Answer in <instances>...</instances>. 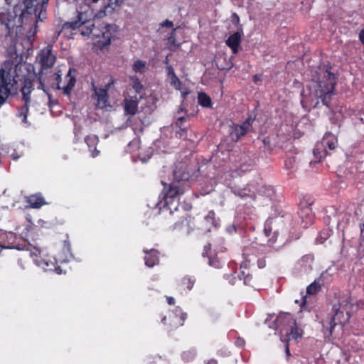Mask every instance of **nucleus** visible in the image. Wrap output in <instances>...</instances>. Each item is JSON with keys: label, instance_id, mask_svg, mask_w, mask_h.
I'll return each mask as SVG.
<instances>
[{"label": "nucleus", "instance_id": "nucleus-1", "mask_svg": "<svg viewBox=\"0 0 364 364\" xmlns=\"http://www.w3.org/2000/svg\"><path fill=\"white\" fill-rule=\"evenodd\" d=\"M99 0H85L87 4L96 3ZM102 8L97 11L93 18H88L87 11L85 12L77 11L76 18L70 21H67L63 25V29H80V33L83 36H87L92 38H102L99 40L97 45L101 48H104L110 45L111 41L114 37L113 26L102 21V18L107 14H112L113 11L119 6L124 0H104Z\"/></svg>", "mask_w": 364, "mask_h": 364}, {"label": "nucleus", "instance_id": "nucleus-2", "mask_svg": "<svg viewBox=\"0 0 364 364\" xmlns=\"http://www.w3.org/2000/svg\"><path fill=\"white\" fill-rule=\"evenodd\" d=\"M49 0H23L16 4L12 11L0 13V21L4 24L9 33L15 28L22 27L29 21H43L47 17L46 8Z\"/></svg>", "mask_w": 364, "mask_h": 364}, {"label": "nucleus", "instance_id": "nucleus-3", "mask_svg": "<svg viewBox=\"0 0 364 364\" xmlns=\"http://www.w3.org/2000/svg\"><path fill=\"white\" fill-rule=\"evenodd\" d=\"M15 72L9 63L0 69V106L6 102L12 91L16 90L17 80L14 75Z\"/></svg>", "mask_w": 364, "mask_h": 364}, {"label": "nucleus", "instance_id": "nucleus-4", "mask_svg": "<svg viewBox=\"0 0 364 364\" xmlns=\"http://www.w3.org/2000/svg\"><path fill=\"white\" fill-rule=\"evenodd\" d=\"M336 78L333 73L326 70L323 80L319 82L316 90V97L321 100L323 105L330 107L332 95L334 94Z\"/></svg>", "mask_w": 364, "mask_h": 364}, {"label": "nucleus", "instance_id": "nucleus-5", "mask_svg": "<svg viewBox=\"0 0 364 364\" xmlns=\"http://www.w3.org/2000/svg\"><path fill=\"white\" fill-rule=\"evenodd\" d=\"M187 187L188 186L180 185L176 181H172L168 185V188L166 190L164 193V206L167 207L171 213L172 209L178 210L180 196L185 193Z\"/></svg>", "mask_w": 364, "mask_h": 364}, {"label": "nucleus", "instance_id": "nucleus-6", "mask_svg": "<svg viewBox=\"0 0 364 364\" xmlns=\"http://www.w3.org/2000/svg\"><path fill=\"white\" fill-rule=\"evenodd\" d=\"M282 218H269L264 223V232L267 237H268V243L273 245L277 240L279 233V227L282 225Z\"/></svg>", "mask_w": 364, "mask_h": 364}, {"label": "nucleus", "instance_id": "nucleus-7", "mask_svg": "<svg viewBox=\"0 0 364 364\" xmlns=\"http://www.w3.org/2000/svg\"><path fill=\"white\" fill-rule=\"evenodd\" d=\"M333 310L334 314L331 318L329 326L327 327V331L330 335L332 334L333 329L336 325L340 324L344 326L348 322L350 318V314L346 308L342 307L340 304L338 306L334 305Z\"/></svg>", "mask_w": 364, "mask_h": 364}, {"label": "nucleus", "instance_id": "nucleus-8", "mask_svg": "<svg viewBox=\"0 0 364 364\" xmlns=\"http://www.w3.org/2000/svg\"><path fill=\"white\" fill-rule=\"evenodd\" d=\"M255 117L250 115L242 124H232L229 129V136L232 141L237 142L250 131Z\"/></svg>", "mask_w": 364, "mask_h": 364}, {"label": "nucleus", "instance_id": "nucleus-9", "mask_svg": "<svg viewBox=\"0 0 364 364\" xmlns=\"http://www.w3.org/2000/svg\"><path fill=\"white\" fill-rule=\"evenodd\" d=\"M336 139L331 134H326L321 143L317 144L313 150L314 155L316 159L321 161L322 158L327 155L326 147L329 150H333L336 148Z\"/></svg>", "mask_w": 364, "mask_h": 364}, {"label": "nucleus", "instance_id": "nucleus-10", "mask_svg": "<svg viewBox=\"0 0 364 364\" xmlns=\"http://www.w3.org/2000/svg\"><path fill=\"white\" fill-rule=\"evenodd\" d=\"M114 80L111 77L109 82L103 87L98 88L94 82H92V90L94 91L95 99L97 100V106L100 108H105L109 105L108 91L111 86L114 84Z\"/></svg>", "mask_w": 364, "mask_h": 364}, {"label": "nucleus", "instance_id": "nucleus-11", "mask_svg": "<svg viewBox=\"0 0 364 364\" xmlns=\"http://www.w3.org/2000/svg\"><path fill=\"white\" fill-rule=\"evenodd\" d=\"M313 203L312 198L309 196L304 197L300 202L299 215L304 228H307L313 223L314 215L311 210Z\"/></svg>", "mask_w": 364, "mask_h": 364}, {"label": "nucleus", "instance_id": "nucleus-12", "mask_svg": "<svg viewBox=\"0 0 364 364\" xmlns=\"http://www.w3.org/2000/svg\"><path fill=\"white\" fill-rule=\"evenodd\" d=\"M173 181L183 186H187L186 181L190 178V173L187 170V166L186 164L179 162L175 166V168L173 172Z\"/></svg>", "mask_w": 364, "mask_h": 364}, {"label": "nucleus", "instance_id": "nucleus-13", "mask_svg": "<svg viewBox=\"0 0 364 364\" xmlns=\"http://www.w3.org/2000/svg\"><path fill=\"white\" fill-rule=\"evenodd\" d=\"M39 62L43 68H50L55 64L56 58L52 53L51 46L42 49L38 55Z\"/></svg>", "mask_w": 364, "mask_h": 364}, {"label": "nucleus", "instance_id": "nucleus-14", "mask_svg": "<svg viewBox=\"0 0 364 364\" xmlns=\"http://www.w3.org/2000/svg\"><path fill=\"white\" fill-rule=\"evenodd\" d=\"M296 321L293 315L289 313L280 314L276 318L275 323L278 328L283 333Z\"/></svg>", "mask_w": 364, "mask_h": 364}, {"label": "nucleus", "instance_id": "nucleus-15", "mask_svg": "<svg viewBox=\"0 0 364 364\" xmlns=\"http://www.w3.org/2000/svg\"><path fill=\"white\" fill-rule=\"evenodd\" d=\"M139 102V100L136 94L134 95H128L123 102L124 112L129 114H135L138 109Z\"/></svg>", "mask_w": 364, "mask_h": 364}, {"label": "nucleus", "instance_id": "nucleus-16", "mask_svg": "<svg viewBox=\"0 0 364 364\" xmlns=\"http://www.w3.org/2000/svg\"><path fill=\"white\" fill-rule=\"evenodd\" d=\"M195 283L196 279L194 278L186 276L178 282L176 290L179 294H183L184 292L191 290Z\"/></svg>", "mask_w": 364, "mask_h": 364}, {"label": "nucleus", "instance_id": "nucleus-17", "mask_svg": "<svg viewBox=\"0 0 364 364\" xmlns=\"http://www.w3.org/2000/svg\"><path fill=\"white\" fill-rule=\"evenodd\" d=\"M241 33L238 31L231 34L226 40V45L232 50L233 54H237L241 43Z\"/></svg>", "mask_w": 364, "mask_h": 364}, {"label": "nucleus", "instance_id": "nucleus-18", "mask_svg": "<svg viewBox=\"0 0 364 364\" xmlns=\"http://www.w3.org/2000/svg\"><path fill=\"white\" fill-rule=\"evenodd\" d=\"M88 149L91 153V156L95 158L99 156L100 151L97 149L100 141L99 137L95 134L88 135L85 138Z\"/></svg>", "mask_w": 364, "mask_h": 364}, {"label": "nucleus", "instance_id": "nucleus-19", "mask_svg": "<svg viewBox=\"0 0 364 364\" xmlns=\"http://www.w3.org/2000/svg\"><path fill=\"white\" fill-rule=\"evenodd\" d=\"M34 90L33 82L29 79H26L23 81V86L21 88V93L22 95V101L26 104L31 102V94Z\"/></svg>", "mask_w": 364, "mask_h": 364}, {"label": "nucleus", "instance_id": "nucleus-20", "mask_svg": "<svg viewBox=\"0 0 364 364\" xmlns=\"http://www.w3.org/2000/svg\"><path fill=\"white\" fill-rule=\"evenodd\" d=\"M146 253L144 257L145 264L148 267H153L159 262V252L156 250L151 249L149 251L144 250Z\"/></svg>", "mask_w": 364, "mask_h": 364}, {"label": "nucleus", "instance_id": "nucleus-21", "mask_svg": "<svg viewBox=\"0 0 364 364\" xmlns=\"http://www.w3.org/2000/svg\"><path fill=\"white\" fill-rule=\"evenodd\" d=\"M283 333L285 334L286 338L284 340L290 341L291 338L296 340L302 337L303 330L299 328L296 323V321L294 322V324H292L286 331Z\"/></svg>", "mask_w": 364, "mask_h": 364}, {"label": "nucleus", "instance_id": "nucleus-22", "mask_svg": "<svg viewBox=\"0 0 364 364\" xmlns=\"http://www.w3.org/2000/svg\"><path fill=\"white\" fill-rule=\"evenodd\" d=\"M231 192L242 199H250V200H255L256 198L255 192L252 191L247 187L243 188H232L231 189Z\"/></svg>", "mask_w": 364, "mask_h": 364}, {"label": "nucleus", "instance_id": "nucleus-23", "mask_svg": "<svg viewBox=\"0 0 364 364\" xmlns=\"http://www.w3.org/2000/svg\"><path fill=\"white\" fill-rule=\"evenodd\" d=\"M26 201L32 208H40L46 204L44 198L41 193L29 196Z\"/></svg>", "mask_w": 364, "mask_h": 364}, {"label": "nucleus", "instance_id": "nucleus-24", "mask_svg": "<svg viewBox=\"0 0 364 364\" xmlns=\"http://www.w3.org/2000/svg\"><path fill=\"white\" fill-rule=\"evenodd\" d=\"M65 80L67 81V84L62 87L63 92L64 95H70L76 82L75 77L71 75V69L69 70L68 73L65 75Z\"/></svg>", "mask_w": 364, "mask_h": 364}, {"label": "nucleus", "instance_id": "nucleus-25", "mask_svg": "<svg viewBox=\"0 0 364 364\" xmlns=\"http://www.w3.org/2000/svg\"><path fill=\"white\" fill-rule=\"evenodd\" d=\"M186 121V117H180L176 120L174 123L175 126L180 129V131H177L176 132V135L179 138L186 137L188 127L184 124Z\"/></svg>", "mask_w": 364, "mask_h": 364}, {"label": "nucleus", "instance_id": "nucleus-26", "mask_svg": "<svg viewBox=\"0 0 364 364\" xmlns=\"http://www.w3.org/2000/svg\"><path fill=\"white\" fill-rule=\"evenodd\" d=\"M204 222L206 223V226L204 228L208 232L210 231L212 228L217 227L218 221L213 210L208 211V214L204 217Z\"/></svg>", "mask_w": 364, "mask_h": 364}, {"label": "nucleus", "instance_id": "nucleus-27", "mask_svg": "<svg viewBox=\"0 0 364 364\" xmlns=\"http://www.w3.org/2000/svg\"><path fill=\"white\" fill-rule=\"evenodd\" d=\"M198 102L203 107L209 108L212 107V100L205 92L198 93Z\"/></svg>", "mask_w": 364, "mask_h": 364}, {"label": "nucleus", "instance_id": "nucleus-28", "mask_svg": "<svg viewBox=\"0 0 364 364\" xmlns=\"http://www.w3.org/2000/svg\"><path fill=\"white\" fill-rule=\"evenodd\" d=\"M39 265L42 266V267L46 270V271H54L55 272H57L58 274H60L61 272V269L60 267H58L56 266L53 262H48L45 259H43V261L40 262Z\"/></svg>", "mask_w": 364, "mask_h": 364}, {"label": "nucleus", "instance_id": "nucleus-29", "mask_svg": "<svg viewBox=\"0 0 364 364\" xmlns=\"http://www.w3.org/2000/svg\"><path fill=\"white\" fill-rule=\"evenodd\" d=\"M29 111V104H26L18 108V116L22 117V122H27V117Z\"/></svg>", "mask_w": 364, "mask_h": 364}, {"label": "nucleus", "instance_id": "nucleus-30", "mask_svg": "<svg viewBox=\"0 0 364 364\" xmlns=\"http://www.w3.org/2000/svg\"><path fill=\"white\" fill-rule=\"evenodd\" d=\"M321 290V285L316 281L310 284L306 288V294L309 295H315Z\"/></svg>", "mask_w": 364, "mask_h": 364}, {"label": "nucleus", "instance_id": "nucleus-31", "mask_svg": "<svg viewBox=\"0 0 364 364\" xmlns=\"http://www.w3.org/2000/svg\"><path fill=\"white\" fill-rule=\"evenodd\" d=\"M196 355V351L194 349L185 350L181 354V358L185 362L192 361Z\"/></svg>", "mask_w": 364, "mask_h": 364}, {"label": "nucleus", "instance_id": "nucleus-32", "mask_svg": "<svg viewBox=\"0 0 364 364\" xmlns=\"http://www.w3.org/2000/svg\"><path fill=\"white\" fill-rule=\"evenodd\" d=\"M132 68L135 73H144L146 68V63L143 60H137L134 61Z\"/></svg>", "mask_w": 364, "mask_h": 364}, {"label": "nucleus", "instance_id": "nucleus-33", "mask_svg": "<svg viewBox=\"0 0 364 364\" xmlns=\"http://www.w3.org/2000/svg\"><path fill=\"white\" fill-rule=\"evenodd\" d=\"M208 264L215 267V268H220L223 264V262L217 257V255L214 256H208Z\"/></svg>", "mask_w": 364, "mask_h": 364}, {"label": "nucleus", "instance_id": "nucleus-34", "mask_svg": "<svg viewBox=\"0 0 364 364\" xmlns=\"http://www.w3.org/2000/svg\"><path fill=\"white\" fill-rule=\"evenodd\" d=\"M252 276L250 275L249 272L246 273L245 271H242L241 273L238 275L239 280H243L245 285H252Z\"/></svg>", "mask_w": 364, "mask_h": 364}, {"label": "nucleus", "instance_id": "nucleus-35", "mask_svg": "<svg viewBox=\"0 0 364 364\" xmlns=\"http://www.w3.org/2000/svg\"><path fill=\"white\" fill-rule=\"evenodd\" d=\"M171 79V85L173 86L176 89L180 90L182 85V82L180 79L178 77L176 74H173V77Z\"/></svg>", "mask_w": 364, "mask_h": 364}, {"label": "nucleus", "instance_id": "nucleus-36", "mask_svg": "<svg viewBox=\"0 0 364 364\" xmlns=\"http://www.w3.org/2000/svg\"><path fill=\"white\" fill-rule=\"evenodd\" d=\"M208 317L211 323H215L218 321L220 315L218 313L213 310H209L208 311Z\"/></svg>", "mask_w": 364, "mask_h": 364}, {"label": "nucleus", "instance_id": "nucleus-37", "mask_svg": "<svg viewBox=\"0 0 364 364\" xmlns=\"http://www.w3.org/2000/svg\"><path fill=\"white\" fill-rule=\"evenodd\" d=\"M132 87L135 90V94L137 95V94H139L142 91L144 86L139 79H136L133 82Z\"/></svg>", "mask_w": 364, "mask_h": 364}, {"label": "nucleus", "instance_id": "nucleus-38", "mask_svg": "<svg viewBox=\"0 0 364 364\" xmlns=\"http://www.w3.org/2000/svg\"><path fill=\"white\" fill-rule=\"evenodd\" d=\"M52 77L57 83V88L59 90L61 89L60 86V83L61 82V75L59 73H54L52 75Z\"/></svg>", "mask_w": 364, "mask_h": 364}, {"label": "nucleus", "instance_id": "nucleus-39", "mask_svg": "<svg viewBox=\"0 0 364 364\" xmlns=\"http://www.w3.org/2000/svg\"><path fill=\"white\" fill-rule=\"evenodd\" d=\"M210 250H211V245L210 243H208L207 245H204L202 255L203 257H208V256H210L209 252H210Z\"/></svg>", "mask_w": 364, "mask_h": 364}, {"label": "nucleus", "instance_id": "nucleus-40", "mask_svg": "<svg viewBox=\"0 0 364 364\" xmlns=\"http://www.w3.org/2000/svg\"><path fill=\"white\" fill-rule=\"evenodd\" d=\"M328 235L329 234L328 231L321 232L320 236L318 237L316 240L317 241H326L328 237Z\"/></svg>", "mask_w": 364, "mask_h": 364}, {"label": "nucleus", "instance_id": "nucleus-41", "mask_svg": "<svg viewBox=\"0 0 364 364\" xmlns=\"http://www.w3.org/2000/svg\"><path fill=\"white\" fill-rule=\"evenodd\" d=\"M230 354V352L228 351L227 349H220L217 352V355L218 356H221V357H227V356H229Z\"/></svg>", "mask_w": 364, "mask_h": 364}, {"label": "nucleus", "instance_id": "nucleus-42", "mask_svg": "<svg viewBox=\"0 0 364 364\" xmlns=\"http://www.w3.org/2000/svg\"><path fill=\"white\" fill-rule=\"evenodd\" d=\"M63 248L65 250V251H66L67 252H70V242L68 240V237L67 236V239L63 241Z\"/></svg>", "mask_w": 364, "mask_h": 364}, {"label": "nucleus", "instance_id": "nucleus-43", "mask_svg": "<svg viewBox=\"0 0 364 364\" xmlns=\"http://www.w3.org/2000/svg\"><path fill=\"white\" fill-rule=\"evenodd\" d=\"M176 31V28H173L170 36L168 38V41L170 43H171L172 45H175L176 43V38H175V34H174V32Z\"/></svg>", "mask_w": 364, "mask_h": 364}, {"label": "nucleus", "instance_id": "nucleus-44", "mask_svg": "<svg viewBox=\"0 0 364 364\" xmlns=\"http://www.w3.org/2000/svg\"><path fill=\"white\" fill-rule=\"evenodd\" d=\"M161 27L173 28V23L171 21L166 19L161 23Z\"/></svg>", "mask_w": 364, "mask_h": 364}, {"label": "nucleus", "instance_id": "nucleus-45", "mask_svg": "<svg viewBox=\"0 0 364 364\" xmlns=\"http://www.w3.org/2000/svg\"><path fill=\"white\" fill-rule=\"evenodd\" d=\"M257 266L259 269H262L266 266V260L264 258H259L257 260Z\"/></svg>", "mask_w": 364, "mask_h": 364}, {"label": "nucleus", "instance_id": "nucleus-46", "mask_svg": "<svg viewBox=\"0 0 364 364\" xmlns=\"http://www.w3.org/2000/svg\"><path fill=\"white\" fill-rule=\"evenodd\" d=\"M314 257L313 255H306L302 257L301 260L303 262H312Z\"/></svg>", "mask_w": 364, "mask_h": 364}, {"label": "nucleus", "instance_id": "nucleus-47", "mask_svg": "<svg viewBox=\"0 0 364 364\" xmlns=\"http://www.w3.org/2000/svg\"><path fill=\"white\" fill-rule=\"evenodd\" d=\"M284 343H285V353L287 354V356H289L290 355V350H289V341H287V340H282Z\"/></svg>", "mask_w": 364, "mask_h": 364}, {"label": "nucleus", "instance_id": "nucleus-48", "mask_svg": "<svg viewBox=\"0 0 364 364\" xmlns=\"http://www.w3.org/2000/svg\"><path fill=\"white\" fill-rule=\"evenodd\" d=\"M225 276H226V279H229V282L231 285L235 284L236 277H233L232 274L225 275Z\"/></svg>", "mask_w": 364, "mask_h": 364}, {"label": "nucleus", "instance_id": "nucleus-49", "mask_svg": "<svg viewBox=\"0 0 364 364\" xmlns=\"http://www.w3.org/2000/svg\"><path fill=\"white\" fill-rule=\"evenodd\" d=\"M186 316H187V314H185V313L181 314V322L178 325H177V324H176V325H174L173 327V328H177V327H178V326H183V321H184V320L186 318Z\"/></svg>", "mask_w": 364, "mask_h": 364}, {"label": "nucleus", "instance_id": "nucleus-50", "mask_svg": "<svg viewBox=\"0 0 364 364\" xmlns=\"http://www.w3.org/2000/svg\"><path fill=\"white\" fill-rule=\"evenodd\" d=\"M168 75L171 78L173 77V74H176L174 70L171 65L167 66Z\"/></svg>", "mask_w": 364, "mask_h": 364}, {"label": "nucleus", "instance_id": "nucleus-51", "mask_svg": "<svg viewBox=\"0 0 364 364\" xmlns=\"http://www.w3.org/2000/svg\"><path fill=\"white\" fill-rule=\"evenodd\" d=\"M166 301H167V303L172 306V305H174L175 304V299L172 296H166Z\"/></svg>", "mask_w": 364, "mask_h": 364}, {"label": "nucleus", "instance_id": "nucleus-52", "mask_svg": "<svg viewBox=\"0 0 364 364\" xmlns=\"http://www.w3.org/2000/svg\"><path fill=\"white\" fill-rule=\"evenodd\" d=\"M293 161H294L293 159H289V161H286L285 166H286L287 168H293V165H292Z\"/></svg>", "mask_w": 364, "mask_h": 364}, {"label": "nucleus", "instance_id": "nucleus-53", "mask_svg": "<svg viewBox=\"0 0 364 364\" xmlns=\"http://www.w3.org/2000/svg\"><path fill=\"white\" fill-rule=\"evenodd\" d=\"M205 364H218V361L215 359H210L205 362Z\"/></svg>", "mask_w": 364, "mask_h": 364}, {"label": "nucleus", "instance_id": "nucleus-54", "mask_svg": "<svg viewBox=\"0 0 364 364\" xmlns=\"http://www.w3.org/2000/svg\"><path fill=\"white\" fill-rule=\"evenodd\" d=\"M360 236L364 240V223L360 227Z\"/></svg>", "mask_w": 364, "mask_h": 364}, {"label": "nucleus", "instance_id": "nucleus-55", "mask_svg": "<svg viewBox=\"0 0 364 364\" xmlns=\"http://www.w3.org/2000/svg\"><path fill=\"white\" fill-rule=\"evenodd\" d=\"M26 255L30 257H32L33 255H36V253H33L30 251H28V250H26Z\"/></svg>", "mask_w": 364, "mask_h": 364}, {"label": "nucleus", "instance_id": "nucleus-56", "mask_svg": "<svg viewBox=\"0 0 364 364\" xmlns=\"http://www.w3.org/2000/svg\"><path fill=\"white\" fill-rule=\"evenodd\" d=\"M258 80H260V77L258 75H255L254 77H253V81L255 82H257Z\"/></svg>", "mask_w": 364, "mask_h": 364}, {"label": "nucleus", "instance_id": "nucleus-57", "mask_svg": "<svg viewBox=\"0 0 364 364\" xmlns=\"http://www.w3.org/2000/svg\"><path fill=\"white\" fill-rule=\"evenodd\" d=\"M306 305V300L304 299L301 304V308L304 309V306Z\"/></svg>", "mask_w": 364, "mask_h": 364}, {"label": "nucleus", "instance_id": "nucleus-58", "mask_svg": "<svg viewBox=\"0 0 364 364\" xmlns=\"http://www.w3.org/2000/svg\"><path fill=\"white\" fill-rule=\"evenodd\" d=\"M233 17H235V19H237V21H240L239 16L236 14H233Z\"/></svg>", "mask_w": 364, "mask_h": 364}, {"label": "nucleus", "instance_id": "nucleus-59", "mask_svg": "<svg viewBox=\"0 0 364 364\" xmlns=\"http://www.w3.org/2000/svg\"><path fill=\"white\" fill-rule=\"evenodd\" d=\"M166 316H164V317L161 318V323H163L164 324H166Z\"/></svg>", "mask_w": 364, "mask_h": 364}, {"label": "nucleus", "instance_id": "nucleus-60", "mask_svg": "<svg viewBox=\"0 0 364 364\" xmlns=\"http://www.w3.org/2000/svg\"><path fill=\"white\" fill-rule=\"evenodd\" d=\"M38 79H39V81H40V85H41V87H43V82H42V81H41V77H39Z\"/></svg>", "mask_w": 364, "mask_h": 364}, {"label": "nucleus", "instance_id": "nucleus-61", "mask_svg": "<svg viewBox=\"0 0 364 364\" xmlns=\"http://www.w3.org/2000/svg\"><path fill=\"white\" fill-rule=\"evenodd\" d=\"M163 185L164 186V190L166 189L167 184L162 181Z\"/></svg>", "mask_w": 364, "mask_h": 364}, {"label": "nucleus", "instance_id": "nucleus-62", "mask_svg": "<svg viewBox=\"0 0 364 364\" xmlns=\"http://www.w3.org/2000/svg\"><path fill=\"white\" fill-rule=\"evenodd\" d=\"M247 262H251V259H247Z\"/></svg>", "mask_w": 364, "mask_h": 364}, {"label": "nucleus", "instance_id": "nucleus-63", "mask_svg": "<svg viewBox=\"0 0 364 364\" xmlns=\"http://www.w3.org/2000/svg\"><path fill=\"white\" fill-rule=\"evenodd\" d=\"M6 1H9V0H6Z\"/></svg>", "mask_w": 364, "mask_h": 364}, {"label": "nucleus", "instance_id": "nucleus-64", "mask_svg": "<svg viewBox=\"0 0 364 364\" xmlns=\"http://www.w3.org/2000/svg\"><path fill=\"white\" fill-rule=\"evenodd\" d=\"M6 1H9V0H6Z\"/></svg>", "mask_w": 364, "mask_h": 364}]
</instances>
